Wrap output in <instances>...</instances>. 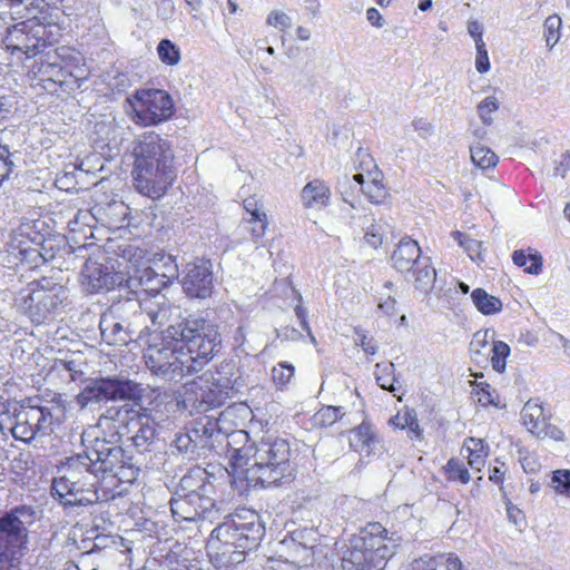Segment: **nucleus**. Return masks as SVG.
I'll list each match as a JSON object with an SVG mask.
<instances>
[{
    "instance_id": "25",
    "label": "nucleus",
    "mask_w": 570,
    "mask_h": 570,
    "mask_svg": "<svg viewBox=\"0 0 570 570\" xmlns=\"http://www.w3.org/2000/svg\"><path fill=\"white\" fill-rule=\"evenodd\" d=\"M422 258L419 244L409 237L400 240L391 256L393 267L401 273L411 272Z\"/></svg>"
},
{
    "instance_id": "13",
    "label": "nucleus",
    "mask_w": 570,
    "mask_h": 570,
    "mask_svg": "<svg viewBox=\"0 0 570 570\" xmlns=\"http://www.w3.org/2000/svg\"><path fill=\"white\" fill-rule=\"evenodd\" d=\"M173 340H166V331L161 343L147 347L144 358L147 368L153 375L165 382H178L186 375L196 374L189 360Z\"/></svg>"
},
{
    "instance_id": "2",
    "label": "nucleus",
    "mask_w": 570,
    "mask_h": 570,
    "mask_svg": "<svg viewBox=\"0 0 570 570\" xmlns=\"http://www.w3.org/2000/svg\"><path fill=\"white\" fill-rule=\"evenodd\" d=\"M128 278L127 286L137 292L139 288L153 298H136L139 303L140 311L138 318H148L154 326H163L166 322L171 321L173 316L179 314V308L167 302L164 295H159L160 291L168 286V281L163 279L160 273L148 265L140 255L135 262L129 259L126 266Z\"/></svg>"
},
{
    "instance_id": "59",
    "label": "nucleus",
    "mask_w": 570,
    "mask_h": 570,
    "mask_svg": "<svg viewBox=\"0 0 570 570\" xmlns=\"http://www.w3.org/2000/svg\"><path fill=\"white\" fill-rule=\"evenodd\" d=\"M61 366L69 372L72 381H76L78 376L82 374V372L77 368L78 366L75 361H61Z\"/></svg>"
},
{
    "instance_id": "28",
    "label": "nucleus",
    "mask_w": 570,
    "mask_h": 570,
    "mask_svg": "<svg viewBox=\"0 0 570 570\" xmlns=\"http://www.w3.org/2000/svg\"><path fill=\"white\" fill-rule=\"evenodd\" d=\"M354 180L362 186V191L373 204H382L387 196V189L383 184V174L374 165V170L367 171V180L364 175L358 173L354 175Z\"/></svg>"
},
{
    "instance_id": "24",
    "label": "nucleus",
    "mask_w": 570,
    "mask_h": 570,
    "mask_svg": "<svg viewBox=\"0 0 570 570\" xmlns=\"http://www.w3.org/2000/svg\"><path fill=\"white\" fill-rule=\"evenodd\" d=\"M121 281L122 277L119 274L111 273L108 265L91 258L83 264L81 283L90 293L112 289L117 284H121Z\"/></svg>"
},
{
    "instance_id": "11",
    "label": "nucleus",
    "mask_w": 570,
    "mask_h": 570,
    "mask_svg": "<svg viewBox=\"0 0 570 570\" xmlns=\"http://www.w3.org/2000/svg\"><path fill=\"white\" fill-rule=\"evenodd\" d=\"M69 304L68 289L46 277L29 284L18 298L19 307L37 325L53 321Z\"/></svg>"
},
{
    "instance_id": "53",
    "label": "nucleus",
    "mask_w": 570,
    "mask_h": 570,
    "mask_svg": "<svg viewBox=\"0 0 570 570\" xmlns=\"http://www.w3.org/2000/svg\"><path fill=\"white\" fill-rule=\"evenodd\" d=\"M519 461L525 473H537L540 470V462L534 453L529 451H519Z\"/></svg>"
},
{
    "instance_id": "1",
    "label": "nucleus",
    "mask_w": 570,
    "mask_h": 570,
    "mask_svg": "<svg viewBox=\"0 0 570 570\" xmlns=\"http://www.w3.org/2000/svg\"><path fill=\"white\" fill-rule=\"evenodd\" d=\"M400 546V537L370 522L350 539L334 570H382Z\"/></svg>"
},
{
    "instance_id": "19",
    "label": "nucleus",
    "mask_w": 570,
    "mask_h": 570,
    "mask_svg": "<svg viewBox=\"0 0 570 570\" xmlns=\"http://www.w3.org/2000/svg\"><path fill=\"white\" fill-rule=\"evenodd\" d=\"M215 493H196L186 497L181 494L173 495L170 500V510L177 522H196L198 520H208L210 523L223 517L224 511L213 498Z\"/></svg>"
},
{
    "instance_id": "48",
    "label": "nucleus",
    "mask_w": 570,
    "mask_h": 570,
    "mask_svg": "<svg viewBox=\"0 0 570 570\" xmlns=\"http://www.w3.org/2000/svg\"><path fill=\"white\" fill-rule=\"evenodd\" d=\"M499 109V101L494 96H488L485 97L479 105H478V114L481 119V121L489 126L492 124V114L495 112Z\"/></svg>"
},
{
    "instance_id": "30",
    "label": "nucleus",
    "mask_w": 570,
    "mask_h": 570,
    "mask_svg": "<svg viewBox=\"0 0 570 570\" xmlns=\"http://www.w3.org/2000/svg\"><path fill=\"white\" fill-rule=\"evenodd\" d=\"M10 253L19 257L22 262H28L30 264L38 265L43 261V257L39 249L35 246V244L24 237L22 233H14L11 236L10 243Z\"/></svg>"
},
{
    "instance_id": "44",
    "label": "nucleus",
    "mask_w": 570,
    "mask_h": 570,
    "mask_svg": "<svg viewBox=\"0 0 570 570\" xmlns=\"http://www.w3.org/2000/svg\"><path fill=\"white\" fill-rule=\"evenodd\" d=\"M444 469H445L448 479L451 481H459L462 484H466L471 480L469 470L465 468V465L459 459H455V458L450 459Z\"/></svg>"
},
{
    "instance_id": "38",
    "label": "nucleus",
    "mask_w": 570,
    "mask_h": 570,
    "mask_svg": "<svg viewBox=\"0 0 570 570\" xmlns=\"http://www.w3.org/2000/svg\"><path fill=\"white\" fill-rule=\"evenodd\" d=\"M452 236L459 245L466 252L472 261L483 262L482 242L471 238L469 235L459 230L453 232Z\"/></svg>"
},
{
    "instance_id": "33",
    "label": "nucleus",
    "mask_w": 570,
    "mask_h": 570,
    "mask_svg": "<svg viewBox=\"0 0 570 570\" xmlns=\"http://www.w3.org/2000/svg\"><path fill=\"white\" fill-rule=\"evenodd\" d=\"M462 451L466 452L468 463L469 465L476 470L481 471V468L484 464V460L488 455L487 446L481 439L469 438L464 441Z\"/></svg>"
},
{
    "instance_id": "14",
    "label": "nucleus",
    "mask_w": 570,
    "mask_h": 570,
    "mask_svg": "<svg viewBox=\"0 0 570 570\" xmlns=\"http://www.w3.org/2000/svg\"><path fill=\"white\" fill-rule=\"evenodd\" d=\"M141 392V385L130 380L91 379L85 383L76 396V402L81 409L94 403L117 400H131L135 405H138L137 401H140Z\"/></svg>"
},
{
    "instance_id": "54",
    "label": "nucleus",
    "mask_w": 570,
    "mask_h": 570,
    "mask_svg": "<svg viewBox=\"0 0 570 570\" xmlns=\"http://www.w3.org/2000/svg\"><path fill=\"white\" fill-rule=\"evenodd\" d=\"M12 154L8 146L0 145V183L8 178L13 168Z\"/></svg>"
},
{
    "instance_id": "46",
    "label": "nucleus",
    "mask_w": 570,
    "mask_h": 570,
    "mask_svg": "<svg viewBox=\"0 0 570 570\" xmlns=\"http://www.w3.org/2000/svg\"><path fill=\"white\" fill-rule=\"evenodd\" d=\"M391 423L396 428L409 429L416 434L420 433V425L414 410L405 409L403 413H397L393 416Z\"/></svg>"
},
{
    "instance_id": "3",
    "label": "nucleus",
    "mask_w": 570,
    "mask_h": 570,
    "mask_svg": "<svg viewBox=\"0 0 570 570\" xmlns=\"http://www.w3.org/2000/svg\"><path fill=\"white\" fill-rule=\"evenodd\" d=\"M166 340L175 341L188 357L194 371H202L215 356L222 343L218 326L203 317H186L166 328Z\"/></svg>"
},
{
    "instance_id": "62",
    "label": "nucleus",
    "mask_w": 570,
    "mask_h": 570,
    "mask_svg": "<svg viewBox=\"0 0 570 570\" xmlns=\"http://www.w3.org/2000/svg\"><path fill=\"white\" fill-rule=\"evenodd\" d=\"M295 314L297 318L301 321L302 327L308 333V335H312L311 328L307 323V311L303 306L297 305L295 307Z\"/></svg>"
},
{
    "instance_id": "55",
    "label": "nucleus",
    "mask_w": 570,
    "mask_h": 570,
    "mask_svg": "<svg viewBox=\"0 0 570 570\" xmlns=\"http://www.w3.org/2000/svg\"><path fill=\"white\" fill-rule=\"evenodd\" d=\"M414 130L423 138L431 136L434 131L433 125L424 118H416L412 121Z\"/></svg>"
},
{
    "instance_id": "51",
    "label": "nucleus",
    "mask_w": 570,
    "mask_h": 570,
    "mask_svg": "<svg viewBox=\"0 0 570 570\" xmlns=\"http://www.w3.org/2000/svg\"><path fill=\"white\" fill-rule=\"evenodd\" d=\"M245 223L247 224L246 228L249 230L253 238L257 240L262 238L266 233L268 224L267 215L245 218Z\"/></svg>"
},
{
    "instance_id": "17",
    "label": "nucleus",
    "mask_w": 570,
    "mask_h": 570,
    "mask_svg": "<svg viewBox=\"0 0 570 570\" xmlns=\"http://www.w3.org/2000/svg\"><path fill=\"white\" fill-rule=\"evenodd\" d=\"M48 33L47 26L33 16L8 28L3 43L12 55L22 53L26 58H33L49 45Z\"/></svg>"
},
{
    "instance_id": "26",
    "label": "nucleus",
    "mask_w": 570,
    "mask_h": 570,
    "mask_svg": "<svg viewBox=\"0 0 570 570\" xmlns=\"http://www.w3.org/2000/svg\"><path fill=\"white\" fill-rule=\"evenodd\" d=\"M196 493H215V485L208 480L207 472L202 468L189 470L180 480L174 495L184 497Z\"/></svg>"
},
{
    "instance_id": "36",
    "label": "nucleus",
    "mask_w": 570,
    "mask_h": 570,
    "mask_svg": "<svg viewBox=\"0 0 570 570\" xmlns=\"http://www.w3.org/2000/svg\"><path fill=\"white\" fill-rule=\"evenodd\" d=\"M512 259L517 266L523 267L529 274L537 275L541 272L542 257L538 253L527 255L522 249L514 250Z\"/></svg>"
},
{
    "instance_id": "43",
    "label": "nucleus",
    "mask_w": 570,
    "mask_h": 570,
    "mask_svg": "<svg viewBox=\"0 0 570 570\" xmlns=\"http://www.w3.org/2000/svg\"><path fill=\"white\" fill-rule=\"evenodd\" d=\"M491 352V364L493 370L498 373H503L507 365L505 360L510 354V346L502 341H494Z\"/></svg>"
},
{
    "instance_id": "31",
    "label": "nucleus",
    "mask_w": 570,
    "mask_h": 570,
    "mask_svg": "<svg viewBox=\"0 0 570 570\" xmlns=\"http://www.w3.org/2000/svg\"><path fill=\"white\" fill-rule=\"evenodd\" d=\"M413 273V285L421 294H428L434 286L436 271L431 265L430 257H423L411 271Z\"/></svg>"
},
{
    "instance_id": "50",
    "label": "nucleus",
    "mask_w": 570,
    "mask_h": 570,
    "mask_svg": "<svg viewBox=\"0 0 570 570\" xmlns=\"http://www.w3.org/2000/svg\"><path fill=\"white\" fill-rule=\"evenodd\" d=\"M294 375V366L287 363H278L272 368L273 382L278 386H285Z\"/></svg>"
},
{
    "instance_id": "45",
    "label": "nucleus",
    "mask_w": 570,
    "mask_h": 570,
    "mask_svg": "<svg viewBox=\"0 0 570 570\" xmlns=\"http://www.w3.org/2000/svg\"><path fill=\"white\" fill-rule=\"evenodd\" d=\"M163 279L168 281V285L176 278H178L179 271L178 265L175 258L170 255L161 256L158 262H155V267Z\"/></svg>"
},
{
    "instance_id": "20",
    "label": "nucleus",
    "mask_w": 570,
    "mask_h": 570,
    "mask_svg": "<svg viewBox=\"0 0 570 570\" xmlns=\"http://www.w3.org/2000/svg\"><path fill=\"white\" fill-rule=\"evenodd\" d=\"M132 178L139 194L151 199H159L173 185L176 173L174 167L134 164Z\"/></svg>"
},
{
    "instance_id": "56",
    "label": "nucleus",
    "mask_w": 570,
    "mask_h": 570,
    "mask_svg": "<svg viewBox=\"0 0 570 570\" xmlns=\"http://www.w3.org/2000/svg\"><path fill=\"white\" fill-rule=\"evenodd\" d=\"M244 209L249 217L266 215L254 197H248L244 200Z\"/></svg>"
},
{
    "instance_id": "63",
    "label": "nucleus",
    "mask_w": 570,
    "mask_h": 570,
    "mask_svg": "<svg viewBox=\"0 0 570 570\" xmlns=\"http://www.w3.org/2000/svg\"><path fill=\"white\" fill-rule=\"evenodd\" d=\"M396 301L391 295L386 297V299L379 303V308L385 313L386 315L393 314L395 309Z\"/></svg>"
},
{
    "instance_id": "58",
    "label": "nucleus",
    "mask_w": 570,
    "mask_h": 570,
    "mask_svg": "<svg viewBox=\"0 0 570 570\" xmlns=\"http://www.w3.org/2000/svg\"><path fill=\"white\" fill-rule=\"evenodd\" d=\"M567 170H570V150L562 155L560 165L554 168V175L563 178Z\"/></svg>"
},
{
    "instance_id": "6",
    "label": "nucleus",
    "mask_w": 570,
    "mask_h": 570,
    "mask_svg": "<svg viewBox=\"0 0 570 570\" xmlns=\"http://www.w3.org/2000/svg\"><path fill=\"white\" fill-rule=\"evenodd\" d=\"M291 446L287 440L266 436L255 444L245 476L254 485L278 487L293 479Z\"/></svg>"
},
{
    "instance_id": "23",
    "label": "nucleus",
    "mask_w": 570,
    "mask_h": 570,
    "mask_svg": "<svg viewBox=\"0 0 570 570\" xmlns=\"http://www.w3.org/2000/svg\"><path fill=\"white\" fill-rule=\"evenodd\" d=\"M183 289L193 298H206L213 292V271L208 261L197 259L186 265Z\"/></svg>"
},
{
    "instance_id": "22",
    "label": "nucleus",
    "mask_w": 570,
    "mask_h": 570,
    "mask_svg": "<svg viewBox=\"0 0 570 570\" xmlns=\"http://www.w3.org/2000/svg\"><path fill=\"white\" fill-rule=\"evenodd\" d=\"M521 417L527 430L538 439L563 441V431L549 422V415L537 401L529 400L521 410Z\"/></svg>"
},
{
    "instance_id": "57",
    "label": "nucleus",
    "mask_w": 570,
    "mask_h": 570,
    "mask_svg": "<svg viewBox=\"0 0 570 570\" xmlns=\"http://www.w3.org/2000/svg\"><path fill=\"white\" fill-rule=\"evenodd\" d=\"M490 60L488 56V51L476 52L475 57V68L480 73H485L490 70Z\"/></svg>"
},
{
    "instance_id": "27",
    "label": "nucleus",
    "mask_w": 570,
    "mask_h": 570,
    "mask_svg": "<svg viewBox=\"0 0 570 570\" xmlns=\"http://www.w3.org/2000/svg\"><path fill=\"white\" fill-rule=\"evenodd\" d=\"M331 189L327 184L321 179H313L307 183L301 191V200L307 209H322L330 204Z\"/></svg>"
},
{
    "instance_id": "34",
    "label": "nucleus",
    "mask_w": 570,
    "mask_h": 570,
    "mask_svg": "<svg viewBox=\"0 0 570 570\" xmlns=\"http://www.w3.org/2000/svg\"><path fill=\"white\" fill-rule=\"evenodd\" d=\"M360 219L363 227L367 226L364 235L366 243L374 248L380 247L385 236V226L375 223L374 218L370 215H364Z\"/></svg>"
},
{
    "instance_id": "18",
    "label": "nucleus",
    "mask_w": 570,
    "mask_h": 570,
    "mask_svg": "<svg viewBox=\"0 0 570 570\" xmlns=\"http://www.w3.org/2000/svg\"><path fill=\"white\" fill-rule=\"evenodd\" d=\"M137 299L127 298L114 303L110 308L100 316L99 330L102 340L109 345H126L132 340V323L127 314L138 312Z\"/></svg>"
},
{
    "instance_id": "10",
    "label": "nucleus",
    "mask_w": 570,
    "mask_h": 570,
    "mask_svg": "<svg viewBox=\"0 0 570 570\" xmlns=\"http://www.w3.org/2000/svg\"><path fill=\"white\" fill-rule=\"evenodd\" d=\"M51 407L42 405L40 399H26L0 412V431L10 433L16 440L29 443L53 432Z\"/></svg>"
},
{
    "instance_id": "52",
    "label": "nucleus",
    "mask_w": 570,
    "mask_h": 570,
    "mask_svg": "<svg viewBox=\"0 0 570 570\" xmlns=\"http://www.w3.org/2000/svg\"><path fill=\"white\" fill-rule=\"evenodd\" d=\"M266 23L271 27L279 29L281 31H284L292 26V19L282 10H273L268 13Z\"/></svg>"
},
{
    "instance_id": "21",
    "label": "nucleus",
    "mask_w": 570,
    "mask_h": 570,
    "mask_svg": "<svg viewBox=\"0 0 570 570\" xmlns=\"http://www.w3.org/2000/svg\"><path fill=\"white\" fill-rule=\"evenodd\" d=\"M135 165L174 167L171 144L156 132L144 134L134 147Z\"/></svg>"
},
{
    "instance_id": "15",
    "label": "nucleus",
    "mask_w": 570,
    "mask_h": 570,
    "mask_svg": "<svg viewBox=\"0 0 570 570\" xmlns=\"http://www.w3.org/2000/svg\"><path fill=\"white\" fill-rule=\"evenodd\" d=\"M131 119L141 126H155L168 120L175 111L170 95L160 89H140L127 99Z\"/></svg>"
},
{
    "instance_id": "41",
    "label": "nucleus",
    "mask_w": 570,
    "mask_h": 570,
    "mask_svg": "<svg viewBox=\"0 0 570 570\" xmlns=\"http://www.w3.org/2000/svg\"><path fill=\"white\" fill-rule=\"evenodd\" d=\"M561 18L558 14L549 16L543 23V35L549 49H552L560 39Z\"/></svg>"
},
{
    "instance_id": "40",
    "label": "nucleus",
    "mask_w": 570,
    "mask_h": 570,
    "mask_svg": "<svg viewBox=\"0 0 570 570\" xmlns=\"http://www.w3.org/2000/svg\"><path fill=\"white\" fill-rule=\"evenodd\" d=\"M160 61L167 66H176L180 61V49L169 39H163L157 46Z\"/></svg>"
},
{
    "instance_id": "37",
    "label": "nucleus",
    "mask_w": 570,
    "mask_h": 570,
    "mask_svg": "<svg viewBox=\"0 0 570 570\" xmlns=\"http://www.w3.org/2000/svg\"><path fill=\"white\" fill-rule=\"evenodd\" d=\"M473 164L481 169H488L497 165L498 156L489 148L476 144L470 148Z\"/></svg>"
},
{
    "instance_id": "4",
    "label": "nucleus",
    "mask_w": 570,
    "mask_h": 570,
    "mask_svg": "<svg viewBox=\"0 0 570 570\" xmlns=\"http://www.w3.org/2000/svg\"><path fill=\"white\" fill-rule=\"evenodd\" d=\"M248 386V376L233 360L222 361L214 372L206 373L198 381H193L187 401L199 411H207L223 405L227 399L240 393Z\"/></svg>"
},
{
    "instance_id": "42",
    "label": "nucleus",
    "mask_w": 570,
    "mask_h": 570,
    "mask_svg": "<svg viewBox=\"0 0 570 570\" xmlns=\"http://www.w3.org/2000/svg\"><path fill=\"white\" fill-rule=\"evenodd\" d=\"M345 415L342 406L326 405L314 414L315 423L322 426H331Z\"/></svg>"
},
{
    "instance_id": "9",
    "label": "nucleus",
    "mask_w": 570,
    "mask_h": 570,
    "mask_svg": "<svg viewBox=\"0 0 570 570\" xmlns=\"http://www.w3.org/2000/svg\"><path fill=\"white\" fill-rule=\"evenodd\" d=\"M118 443V436L110 440L96 436L85 452L77 455L96 479L109 474L121 482L131 483L139 475V468L131 452Z\"/></svg>"
},
{
    "instance_id": "16",
    "label": "nucleus",
    "mask_w": 570,
    "mask_h": 570,
    "mask_svg": "<svg viewBox=\"0 0 570 570\" xmlns=\"http://www.w3.org/2000/svg\"><path fill=\"white\" fill-rule=\"evenodd\" d=\"M218 423L210 416H200L185 426L184 432L176 434L174 446L178 452L196 460L210 451L219 438Z\"/></svg>"
},
{
    "instance_id": "39",
    "label": "nucleus",
    "mask_w": 570,
    "mask_h": 570,
    "mask_svg": "<svg viewBox=\"0 0 570 570\" xmlns=\"http://www.w3.org/2000/svg\"><path fill=\"white\" fill-rule=\"evenodd\" d=\"M394 372H395V367L392 362L376 364L374 375H375V380H376L377 384L384 390L394 392L395 391Z\"/></svg>"
},
{
    "instance_id": "61",
    "label": "nucleus",
    "mask_w": 570,
    "mask_h": 570,
    "mask_svg": "<svg viewBox=\"0 0 570 570\" xmlns=\"http://www.w3.org/2000/svg\"><path fill=\"white\" fill-rule=\"evenodd\" d=\"M366 19L368 22L375 27H382L383 26V19L379 10L375 8H370L366 11Z\"/></svg>"
},
{
    "instance_id": "60",
    "label": "nucleus",
    "mask_w": 570,
    "mask_h": 570,
    "mask_svg": "<svg viewBox=\"0 0 570 570\" xmlns=\"http://www.w3.org/2000/svg\"><path fill=\"white\" fill-rule=\"evenodd\" d=\"M468 32L473 39L481 38L483 33V27L479 21L470 20L468 22Z\"/></svg>"
},
{
    "instance_id": "35",
    "label": "nucleus",
    "mask_w": 570,
    "mask_h": 570,
    "mask_svg": "<svg viewBox=\"0 0 570 570\" xmlns=\"http://www.w3.org/2000/svg\"><path fill=\"white\" fill-rule=\"evenodd\" d=\"M374 442V434L368 424L362 423L357 428L352 431V436L350 438V445L355 451H366L370 452L371 444Z\"/></svg>"
},
{
    "instance_id": "32",
    "label": "nucleus",
    "mask_w": 570,
    "mask_h": 570,
    "mask_svg": "<svg viewBox=\"0 0 570 570\" xmlns=\"http://www.w3.org/2000/svg\"><path fill=\"white\" fill-rule=\"evenodd\" d=\"M471 299L475 308L483 315L497 314L502 309V302L497 296L490 295L483 288H475L471 293Z\"/></svg>"
},
{
    "instance_id": "8",
    "label": "nucleus",
    "mask_w": 570,
    "mask_h": 570,
    "mask_svg": "<svg viewBox=\"0 0 570 570\" xmlns=\"http://www.w3.org/2000/svg\"><path fill=\"white\" fill-rule=\"evenodd\" d=\"M264 535L265 527L261 517L253 510L242 509L224 515V521L210 532L207 548L240 557L246 550L256 549Z\"/></svg>"
},
{
    "instance_id": "47",
    "label": "nucleus",
    "mask_w": 570,
    "mask_h": 570,
    "mask_svg": "<svg viewBox=\"0 0 570 570\" xmlns=\"http://www.w3.org/2000/svg\"><path fill=\"white\" fill-rule=\"evenodd\" d=\"M292 539L304 549H313L318 541V532L313 528H301L292 532Z\"/></svg>"
},
{
    "instance_id": "49",
    "label": "nucleus",
    "mask_w": 570,
    "mask_h": 570,
    "mask_svg": "<svg viewBox=\"0 0 570 570\" xmlns=\"http://www.w3.org/2000/svg\"><path fill=\"white\" fill-rule=\"evenodd\" d=\"M551 485L556 492L570 498V470H556L552 473Z\"/></svg>"
},
{
    "instance_id": "12",
    "label": "nucleus",
    "mask_w": 570,
    "mask_h": 570,
    "mask_svg": "<svg viewBox=\"0 0 570 570\" xmlns=\"http://www.w3.org/2000/svg\"><path fill=\"white\" fill-rule=\"evenodd\" d=\"M35 509L19 505L0 515V570L18 559L27 543L28 525L35 521Z\"/></svg>"
},
{
    "instance_id": "5",
    "label": "nucleus",
    "mask_w": 570,
    "mask_h": 570,
    "mask_svg": "<svg viewBox=\"0 0 570 570\" xmlns=\"http://www.w3.org/2000/svg\"><path fill=\"white\" fill-rule=\"evenodd\" d=\"M141 410L127 403L112 405L100 415L98 426L110 431V438L118 436L127 449L132 446L139 453L150 451L157 438L156 423Z\"/></svg>"
},
{
    "instance_id": "7",
    "label": "nucleus",
    "mask_w": 570,
    "mask_h": 570,
    "mask_svg": "<svg viewBox=\"0 0 570 570\" xmlns=\"http://www.w3.org/2000/svg\"><path fill=\"white\" fill-rule=\"evenodd\" d=\"M58 474L51 482V495L65 511L73 512L99 501L97 479L78 455L67 458Z\"/></svg>"
},
{
    "instance_id": "29",
    "label": "nucleus",
    "mask_w": 570,
    "mask_h": 570,
    "mask_svg": "<svg viewBox=\"0 0 570 570\" xmlns=\"http://www.w3.org/2000/svg\"><path fill=\"white\" fill-rule=\"evenodd\" d=\"M461 560L452 553L424 556L415 559L409 570H461Z\"/></svg>"
},
{
    "instance_id": "64",
    "label": "nucleus",
    "mask_w": 570,
    "mask_h": 570,
    "mask_svg": "<svg viewBox=\"0 0 570 570\" xmlns=\"http://www.w3.org/2000/svg\"><path fill=\"white\" fill-rule=\"evenodd\" d=\"M360 345L363 351L367 354L374 355L377 352V345L372 338H367L366 336H362Z\"/></svg>"
}]
</instances>
